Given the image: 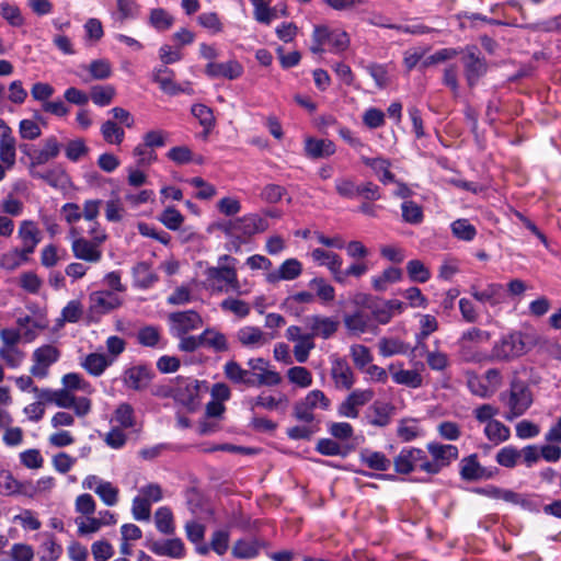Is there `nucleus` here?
I'll return each instance as SVG.
<instances>
[{
	"instance_id": "35",
	"label": "nucleus",
	"mask_w": 561,
	"mask_h": 561,
	"mask_svg": "<svg viewBox=\"0 0 561 561\" xmlns=\"http://www.w3.org/2000/svg\"><path fill=\"white\" fill-rule=\"evenodd\" d=\"M116 10L112 15L115 22L123 24L126 20H135L139 15L140 5L136 0H115Z\"/></svg>"
},
{
	"instance_id": "5",
	"label": "nucleus",
	"mask_w": 561,
	"mask_h": 561,
	"mask_svg": "<svg viewBox=\"0 0 561 561\" xmlns=\"http://www.w3.org/2000/svg\"><path fill=\"white\" fill-rule=\"evenodd\" d=\"M329 407L330 400L324 392L316 389L294 404V416L297 421L312 423L314 421L313 410L317 408L328 410Z\"/></svg>"
},
{
	"instance_id": "54",
	"label": "nucleus",
	"mask_w": 561,
	"mask_h": 561,
	"mask_svg": "<svg viewBox=\"0 0 561 561\" xmlns=\"http://www.w3.org/2000/svg\"><path fill=\"white\" fill-rule=\"evenodd\" d=\"M345 327L355 335L365 333L369 327V319L362 312L346 316L344 319Z\"/></svg>"
},
{
	"instance_id": "17",
	"label": "nucleus",
	"mask_w": 561,
	"mask_h": 561,
	"mask_svg": "<svg viewBox=\"0 0 561 561\" xmlns=\"http://www.w3.org/2000/svg\"><path fill=\"white\" fill-rule=\"evenodd\" d=\"M153 377L152 370L146 365H136L125 369L122 380L126 388L135 391L147 389Z\"/></svg>"
},
{
	"instance_id": "49",
	"label": "nucleus",
	"mask_w": 561,
	"mask_h": 561,
	"mask_svg": "<svg viewBox=\"0 0 561 561\" xmlns=\"http://www.w3.org/2000/svg\"><path fill=\"white\" fill-rule=\"evenodd\" d=\"M191 112L205 128V135H207L215 125V116L211 108L205 104H194Z\"/></svg>"
},
{
	"instance_id": "60",
	"label": "nucleus",
	"mask_w": 561,
	"mask_h": 561,
	"mask_svg": "<svg viewBox=\"0 0 561 561\" xmlns=\"http://www.w3.org/2000/svg\"><path fill=\"white\" fill-rule=\"evenodd\" d=\"M451 231L455 237L463 241H471L477 234L474 226L467 219H457L451 224Z\"/></svg>"
},
{
	"instance_id": "18",
	"label": "nucleus",
	"mask_w": 561,
	"mask_h": 561,
	"mask_svg": "<svg viewBox=\"0 0 561 561\" xmlns=\"http://www.w3.org/2000/svg\"><path fill=\"white\" fill-rule=\"evenodd\" d=\"M307 329L310 331L309 334L312 337L319 336L324 340L330 339L337 331L340 322L334 317L324 316H309L305 319Z\"/></svg>"
},
{
	"instance_id": "9",
	"label": "nucleus",
	"mask_w": 561,
	"mask_h": 561,
	"mask_svg": "<svg viewBox=\"0 0 561 561\" xmlns=\"http://www.w3.org/2000/svg\"><path fill=\"white\" fill-rule=\"evenodd\" d=\"M60 352L50 344L37 347L32 354L33 365L30 368L32 376L45 378L48 375V368L59 359Z\"/></svg>"
},
{
	"instance_id": "55",
	"label": "nucleus",
	"mask_w": 561,
	"mask_h": 561,
	"mask_svg": "<svg viewBox=\"0 0 561 561\" xmlns=\"http://www.w3.org/2000/svg\"><path fill=\"white\" fill-rule=\"evenodd\" d=\"M91 79L93 80H105L112 76V66L107 59H95L92 60L88 66Z\"/></svg>"
},
{
	"instance_id": "51",
	"label": "nucleus",
	"mask_w": 561,
	"mask_h": 561,
	"mask_svg": "<svg viewBox=\"0 0 561 561\" xmlns=\"http://www.w3.org/2000/svg\"><path fill=\"white\" fill-rule=\"evenodd\" d=\"M64 388L68 391L80 390L87 393L93 391L92 386L79 374L69 373L64 375L62 379Z\"/></svg>"
},
{
	"instance_id": "22",
	"label": "nucleus",
	"mask_w": 561,
	"mask_h": 561,
	"mask_svg": "<svg viewBox=\"0 0 561 561\" xmlns=\"http://www.w3.org/2000/svg\"><path fill=\"white\" fill-rule=\"evenodd\" d=\"M311 256L313 261H316L319 265L327 266L330 272L333 274V277L336 282L343 283L344 277L342 276V259L334 252L325 251L323 249H314L311 252Z\"/></svg>"
},
{
	"instance_id": "34",
	"label": "nucleus",
	"mask_w": 561,
	"mask_h": 561,
	"mask_svg": "<svg viewBox=\"0 0 561 561\" xmlns=\"http://www.w3.org/2000/svg\"><path fill=\"white\" fill-rule=\"evenodd\" d=\"M360 160L365 165L371 168L383 184L394 182V175L389 171V160L382 157L369 158L365 154L360 156Z\"/></svg>"
},
{
	"instance_id": "59",
	"label": "nucleus",
	"mask_w": 561,
	"mask_h": 561,
	"mask_svg": "<svg viewBox=\"0 0 561 561\" xmlns=\"http://www.w3.org/2000/svg\"><path fill=\"white\" fill-rule=\"evenodd\" d=\"M314 346L312 335L305 333L304 337L296 342L293 350L296 360L300 364L306 363L310 351L313 350Z\"/></svg>"
},
{
	"instance_id": "2",
	"label": "nucleus",
	"mask_w": 561,
	"mask_h": 561,
	"mask_svg": "<svg viewBox=\"0 0 561 561\" xmlns=\"http://www.w3.org/2000/svg\"><path fill=\"white\" fill-rule=\"evenodd\" d=\"M237 263L238 260L231 255H220L217 260V265L210 266L205 271L207 282L219 291L232 290L237 295L247 294V290H241L237 274Z\"/></svg>"
},
{
	"instance_id": "50",
	"label": "nucleus",
	"mask_w": 561,
	"mask_h": 561,
	"mask_svg": "<svg viewBox=\"0 0 561 561\" xmlns=\"http://www.w3.org/2000/svg\"><path fill=\"white\" fill-rule=\"evenodd\" d=\"M101 134L107 144L119 145L125 137V131L113 121H106L101 126Z\"/></svg>"
},
{
	"instance_id": "28",
	"label": "nucleus",
	"mask_w": 561,
	"mask_h": 561,
	"mask_svg": "<svg viewBox=\"0 0 561 561\" xmlns=\"http://www.w3.org/2000/svg\"><path fill=\"white\" fill-rule=\"evenodd\" d=\"M239 238L251 237L267 230L268 222L256 214H249L238 218Z\"/></svg>"
},
{
	"instance_id": "30",
	"label": "nucleus",
	"mask_w": 561,
	"mask_h": 561,
	"mask_svg": "<svg viewBox=\"0 0 561 561\" xmlns=\"http://www.w3.org/2000/svg\"><path fill=\"white\" fill-rule=\"evenodd\" d=\"M335 145L329 139L308 138L305 142V151L309 158H327L335 153Z\"/></svg>"
},
{
	"instance_id": "4",
	"label": "nucleus",
	"mask_w": 561,
	"mask_h": 561,
	"mask_svg": "<svg viewBox=\"0 0 561 561\" xmlns=\"http://www.w3.org/2000/svg\"><path fill=\"white\" fill-rule=\"evenodd\" d=\"M394 470L401 474H408L414 470L428 473L430 457L426 451L420 448H403L393 460Z\"/></svg>"
},
{
	"instance_id": "48",
	"label": "nucleus",
	"mask_w": 561,
	"mask_h": 561,
	"mask_svg": "<svg viewBox=\"0 0 561 561\" xmlns=\"http://www.w3.org/2000/svg\"><path fill=\"white\" fill-rule=\"evenodd\" d=\"M154 520L156 527L160 533L164 535H171L174 533L173 515L169 507H159L156 511Z\"/></svg>"
},
{
	"instance_id": "40",
	"label": "nucleus",
	"mask_w": 561,
	"mask_h": 561,
	"mask_svg": "<svg viewBox=\"0 0 561 561\" xmlns=\"http://www.w3.org/2000/svg\"><path fill=\"white\" fill-rule=\"evenodd\" d=\"M250 409L253 411L255 408H263L266 410H278L282 405H287L288 399L285 394H280L278 398L261 393L255 398L248 401Z\"/></svg>"
},
{
	"instance_id": "39",
	"label": "nucleus",
	"mask_w": 561,
	"mask_h": 561,
	"mask_svg": "<svg viewBox=\"0 0 561 561\" xmlns=\"http://www.w3.org/2000/svg\"><path fill=\"white\" fill-rule=\"evenodd\" d=\"M369 411L371 413L368 415L369 424L378 427H383L390 423L392 413L391 405L382 402H375L369 408Z\"/></svg>"
},
{
	"instance_id": "26",
	"label": "nucleus",
	"mask_w": 561,
	"mask_h": 561,
	"mask_svg": "<svg viewBox=\"0 0 561 561\" xmlns=\"http://www.w3.org/2000/svg\"><path fill=\"white\" fill-rule=\"evenodd\" d=\"M149 549L157 556L181 559L185 554V547L180 538L153 541Z\"/></svg>"
},
{
	"instance_id": "3",
	"label": "nucleus",
	"mask_w": 561,
	"mask_h": 561,
	"mask_svg": "<svg viewBox=\"0 0 561 561\" xmlns=\"http://www.w3.org/2000/svg\"><path fill=\"white\" fill-rule=\"evenodd\" d=\"M462 73L470 89H473L479 81L488 73L489 62L478 46L467 45L458 48Z\"/></svg>"
},
{
	"instance_id": "23",
	"label": "nucleus",
	"mask_w": 561,
	"mask_h": 561,
	"mask_svg": "<svg viewBox=\"0 0 561 561\" xmlns=\"http://www.w3.org/2000/svg\"><path fill=\"white\" fill-rule=\"evenodd\" d=\"M61 149V145L58 142L57 138L50 136L44 140V146L39 150H33V153H28V158L31 160V168L36 165H43L47 163L49 160L58 157Z\"/></svg>"
},
{
	"instance_id": "16",
	"label": "nucleus",
	"mask_w": 561,
	"mask_h": 561,
	"mask_svg": "<svg viewBox=\"0 0 561 561\" xmlns=\"http://www.w3.org/2000/svg\"><path fill=\"white\" fill-rule=\"evenodd\" d=\"M374 396L375 393L371 389H356L352 391L339 405V415L348 419H356L358 416V408L371 401Z\"/></svg>"
},
{
	"instance_id": "12",
	"label": "nucleus",
	"mask_w": 561,
	"mask_h": 561,
	"mask_svg": "<svg viewBox=\"0 0 561 561\" xmlns=\"http://www.w3.org/2000/svg\"><path fill=\"white\" fill-rule=\"evenodd\" d=\"M468 293L483 307H496L504 300V288L497 283H490L484 288L477 284H471Z\"/></svg>"
},
{
	"instance_id": "31",
	"label": "nucleus",
	"mask_w": 561,
	"mask_h": 561,
	"mask_svg": "<svg viewBox=\"0 0 561 561\" xmlns=\"http://www.w3.org/2000/svg\"><path fill=\"white\" fill-rule=\"evenodd\" d=\"M114 363V358L101 353H90L81 362V366L92 376H101L107 367Z\"/></svg>"
},
{
	"instance_id": "19",
	"label": "nucleus",
	"mask_w": 561,
	"mask_h": 561,
	"mask_svg": "<svg viewBox=\"0 0 561 561\" xmlns=\"http://www.w3.org/2000/svg\"><path fill=\"white\" fill-rule=\"evenodd\" d=\"M302 272V265L297 259L285 260L278 270L268 272L266 274V282L276 284L280 280L296 279Z\"/></svg>"
},
{
	"instance_id": "1",
	"label": "nucleus",
	"mask_w": 561,
	"mask_h": 561,
	"mask_svg": "<svg viewBox=\"0 0 561 561\" xmlns=\"http://www.w3.org/2000/svg\"><path fill=\"white\" fill-rule=\"evenodd\" d=\"M499 399L506 409L503 417L507 422H513L523 416L534 403L530 387L518 378L511 381L510 389L501 392Z\"/></svg>"
},
{
	"instance_id": "57",
	"label": "nucleus",
	"mask_w": 561,
	"mask_h": 561,
	"mask_svg": "<svg viewBox=\"0 0 561 561\" xmlns=\"http://www.w3.org/2000/svg\"><path fill=\"white\" fill-rule=\"evenodd\" d=\"M519 458V449L514 446H505L501 448L495 456L496 462L505 468H514Z\"/></svg>"
},
{
	"instance_id": "38",
	"label": "nucleus",
	"mask_w": 561,
	"mask_h": 561,
	"mask_svg": "<svg viewBox=\"0 0 561 561\" xmlns=\"http://www.w3.org/2000/svg\"><path fill=\"white\" fill-rule=\"evenodd\" d=\"M0 490L4 495L26 494L32 496L25 485L19 482L9 470L0 471Z\"/></svg>"
},
{
	"instance_id": "10",
	"label": "nucleus",
	"mask_w": 561,
	"mask_h": 561,
	"mask_svg": "<svg viewBox=\"0 0 561 561\" xmlns=\"http://www.w3.org/2000/svg\"><path fill=\"white\" fill-rule=\"evenodd\" d=\"M170 332L173 336H182L203 325L202 317L194 310L178 311L169 314Z\"/></svg>"
},
{
	"instance_id": "11",
	"label": "nucleus",
	"mask_w": 561,
	"mask_h": 561,
	"mask_svg": "<svg viewBox=\"0 0 561 561\" xmlns=\"http://www.w3.org/2000/svg\"><path fill=\"white\" fill-rule=\"evenodd\" d=\"M526 352V343L520 332L504 335L493 347V355L497 359H510L523 355Z\"/></svg>"
},
{
	"instance_id": "45",
	"label": "nucleus",
	"mask_w": 561,
	"mask_h": 561,
	"mask_svg": "<svg viewBox=\"0 0 561 561\" xmlns=\"http://www.w3.org/2000/svg\"><path fill=\"white\" fill-rule=\"evenodd\" d=\"M0 160L10 169L15 163V139L10 134H2L0 138Z\"/></svg>"
},
{
	"instance_id": "37",
	"label": "nucleus",
	"mask_w": 561,
	"mask_h": 561,
	"mask_svg": "<svg viewBox=\"0 0 561 561\" xmlns=\"http://www.w3.org/2000/svg\"><path fill=\"white\" fill-rule=\"evenodd\" d=\"M483 434L493 445H500L510 439L511 430L503 422L495 420L484 426Z\"/></svg>"
},
{
	"instance_id": "42",
	"label": "nucleus",
	"mask_w": 561,
	"mask_h": 561,
	"mask_svg": "<svg viewBox=\"0 0 561 561\" xmlns=\"http://www.w3.org/2000/svg\"><path fill=\"white\" fill-rule=\"evenodd\" d=\"M359 456L362 462L373 470L386 471L391 465L390 460L380 451L364 449Z\"/></svg>"
},
{
	"instance_id": "25",
	"label": "nucleus",
	"mask_w": 561,
	"mask_h": 561,
	"mask_svg": "<svg viewBox=\"0 0 561 561\" xmlns=\"http://www.w3.org/2000/svg\"><path fill=\"white\" fill-rule=\"evenodd\" d=\"M203 347L215 353H226L230 350L228 337L214 327L206 328L202 332Z\"/></svg>"
},
{
	"instance_id": "8",
	"label": "nucleus",
	"mask_w": 561,
	"mask_h": 561,
	"mask_svg": "<svg viewBox=\"0 0 561 561\" xmlns=\"http://www.w3.org/2000/svg\"><path fill=\"white\" fill-rule=\"evenodd\" d=\"M122 305L121 297L112 290H96L89 295V316L93 319L106 314Z\"/></svg>"
},
{
	"instance_id": "6",
	"label": "nucleus",
	"mask_w": 561,
	"mask_h": 561,
	"mask_svg": "<svg viewBox=\"0 0 561 561\" xmlns=\"http://www.w3.org/2000/svg\"><path fill=\"white\" fill-rule=\"evenodd\" d=\"M69 238L71 240V250L76 259L89 263H98L101 261L102 251L100 250V245L102 243L85 239L76 227L70 229Z\"/></svg>"
},
{
	"instance_id": "29",
	"label": "nucleus",
	"mask_w": 561,
	"mask_h": 561,
	"mask_svg": "<svg viewBox=\"0 0 561 561\" xmlns=\"http://www.w3.org/2000/svg\"><path fill=\"white\" fill-rule=\"evenodd\" d=\"M224 374L233 383L254 387V373L242 368L236 360H229L225 364Z\"/></svg>"
},
{
	"instance_id": "43",
	"label": "nucleus",
	"mask_w": 561,
	"mask_h": 561,
	"mask_svg": "<svg viewBox=\"0 0 561 561\" xmlns=\"http://www.w3.org/2000/svg\"><path fill=\"white\" fill-rule=\"evenodd\" d=\"M104 205L105 218L110 222H119L123 220L126 210L121 197L112 193L111 198L107 199Z\"/></svg>"
},
{
	"instance_id": "41",
	"label": "nucleus",
	"mask_w": 561,
	"mask_h": 561,
	"mask_svg": "<svg viewBox=\"0 0 561 561\" xmlns=\"http://www.w3.org/2000/svg\"><path fill=\"white\" fill-rule=\"evenodd\" d=\"M133 275L135 284L140 288H148L158 279L150 265L146 262L137 263L133 268Z\"/></svg>"
},
{
	"instance_id": "13",
	"label": "nucleus",
	"mask_w": 561,
	"mask_h": 561,
	"mask_svg": "<svg viewBox=\"0 0 561 561\" xmlns=\"http://www.w3.org/2000/svg\"><path fill=\"white\" fill-rule=\"evenodd\" d=\"M54 404L62 409H72L79 417L88 415L92 407L89 398L76 397L65 388L56 390Z\"/></svg>"
},
{
	"instance_id": "52",
	"label": "nucleus",
	"mask_w": 561,
	"mask_h": 561,
	"mask_svg": "<svg viewBox=\"0 0 561 561\" xmlns=\"http://www.w3.org/2000/svg\"><path fill=\"white\" fill-rule=\"evenodd\" d=\"M161 339L160 330L154 325H146L139 329L137 341L140 345L154 348Z\"/></svg>"
},
{
	"instance_id": "62",
	"label": "nucleus",
	"mask_w": 561,
	"mask_h": 561,
	"mask_svg": "<svg viewBox=\"0 0 561 561\" xmlns=\"http://www.w3.org/2000/svg\"><path fill=\"white\" fill-rule=\"evenodd\" d=\"M41 548V561H56L62 552L61 546L55 541L51 535H47L46 540L42 543Z\"/></svg>"
},
{
	"instance_id": "7",
	"label": "nucleus",
	"mask_w": 561,
	"mask_h": 561,
	"mask_svg": "<svg viewBox=\"0 0 561 561\" xmlns=\"http://www.w3.org/2000/svg\"><path fill=\"white\" fill-rule=\"evenodd\" d=\"M427 453L430 454L428 474H437L444 468L448 467L454 460L458 458V448L454 445H445L436 442L426 445Z\"/></svg>"
},
{
	"instance_id": "58",
	"label": "nucleus",
	"mask_w": 561,
	"mask_h": 561,
	"mask_svg": "<svg viewBox=\"0 0 561 561\" xmlns=\"http://www.w3.org/2000/svg\"><path fill=\"white\" fill-rule=\"evenodd\" d=\"M220 308L224 311L231 312L239 318H245L250 313V306L248 302L237 298H226L220 302Z\"/></svg>"
},
{
	"instance_id": "21",
	"label": "nucleus",
	"mask_w": 561,
	"mask_h": 561,
	"mask_svg": "<svg viewBox=\"0 0 561 561\" xmlns=\"http://www.w3.org/2000/svg\"><path fill=\"white\" fill-rule=\"evenodd\" d=\"M237 341L247 348H257L268 343L270 337L260 328L245 325L236 333Z\"/></svg>"
},
{
	"instance_id": "20",
	"label": "nucleus",
	"mask_w": 561,
	"mask_h": 561,
	"mask_svg": "<svg viewBox=\"0 0 561 561\" xmlns=\"http://www.w3.org/2000/svg\"><path fill=\"white\" fill-rule=\"evenodd\" d=\"M205 72L210 78H225L234 80L243 72V67L237 60H229L227 62H209L205 68Z\"/></svg>"
},
{
	"instance_id": "46",
	"label": "nucleus",
	"mask_w": 561,
	"mask_h": 561,
	"mask_svg": "<svg viewBox=\"0 0 561 561\" xmlns=\"http://www.w3.org/2000/svg\"><path fill=\"white\" fill-rule=\"evenodd\" d=\"M260 545L255 540L240 539L232 547V556L237 559H252L259 554Z\"/></svg>"
},
{
	"instance_id": "61",
	"label": "nucleus",
	"mask_w": 561,
	"mask_h": 561,
	"mask_svg": "<svg viewBox=\"0 0 561 561\" xmlns=\"http://www.w3.org/2000/svg\"><path fill=\"white\" fill-rule=\"evenodd\" d=\"M407 271L412 282L426 283L431 278L430 271L419 260H411L407 263Z\"/></svg>"
},
{
	"instance_id": "64",
	"label": "nucleus",
	"mask_w": 561,
	"mask_h": 561,
	"mask_svg": "<svg viewBox=\"0 0 561 561\" xmlns=\"http://www.w3.org/2000/svg\"><path fill=\"white\" fill-rule=\"evenodd\" d=\"M515 433L519 439H531L540 434V426L533 421L524 419L516 423Z\"/></svg>"
},
{
	"instance_id": "63",
	"label": "nucleus",
	"mask_w": 561,
	"mask_h": 561,
	"mask_svg": "<svg viewBox=\"0 0 561 561\" xmlns=\"http://www.w3.org/2000/svg\"><path fill=\"white\" fill-rule=\"evenodd\" d=\"M159 220L168 229L178 230L182 226L184 217L174 207H168L159 215Z\"/></svg>"
},
{
	"instance_id": "56",
	"label": "nucleus",
	"mask_w": 561,
	"mask_h": 561,
	"mask_svg": "<svg viewBox=\"0 0 561 561\" xmlns=\"http://www.w3.org/2000/svg\"><path fill=\"white\" fill-rule=\"evenodd\" d=\"M309 287L316 290L317 296L323 302H330L335 297V290L325 279L316 277L309 282Z\"/></svg>"
},
{
	"instance_id": "44",
	"label": "nucleus",
	"mask_w": 561,
	"mask_h": 561,
	"mask_svg": "<svg viewBox=\"0 0 561 561\" xmlns=\"http://www.w3.org/2000/svg\"><path fill=\"white\" fill-rule=\"evenodd\" d=\"M148 23L158 32H164L171 28L174 19L167 10L154 8L149 12Z\"/></svg>"
},
{
	"instance_id": "24",
	"label": "nucleus",
	"mask_w": 561,
	"mask_h": 561,
	"mask_svg": "<svg viewBox=\"0 0 561 561\" xmlns=\"http://www.w3.org/2000/svg\"><path fill=\"white\" fill-rule=\"evenodd\" d=\"M460 476L467 481H477L492 477L491 471L482 467L477 455H470L460 461Z\"/></svg>"
},
{
	"instance_id": "14",
	"label": "nucleus",
	"mask_w": 561,
	"mask_h": 561,
	"mask_svg": "<svg viewBox=\"0 0 561 561\" xmlns=\"http://www.w3.org/2000/svg\"><path fill=\"white\" fill-rule=\"evenodd\" d=\"M18 238L22 243V248L19 249L20 253L23 256H30L42 241V232L35 221L22 220L19 225Z\"/></svg>"
},
{
	"instance_id": "33",
	"label": "nucleus",
	"mask_w": 561,
	"mask_h": 561,
	"mask_svg": "<svg viewBox=\"0 0 561 561\" xmlns=\"http://www.w3.org/2000/svg\"><path fill=\"white\" fill-rule=\"evenodd\" d=\"M37 336V332L33 329L20 331L16 329H2L0 331V340L2 342L1 347L16 346L20 341L25 343L33 342Z\"/></svg>"
},
{
	"instance_id": "47",
	"label": "nucleus",
	"mask_w": 561,
	"mask_h": 561,
	"mask_svg": "<svg viewBox=\"0 0 561 561\" xmlns=\"http://www.w3.org/2000/svg\"><path fill=\"white\" fill-rule=\"evenodd\" d=\"M115 93L113 85H94L91 88L89 99L98 106H106L112 103Z\"/></svg>"
},
{
	"instance_id": "15",
	"label": "nucleus",
	"mask_w": 561,
	"mask_h": 561,
	"mask_svg": "<svg viewBox=\"0 0 561 561\" xmlns=\"http://www.w3.org/2000/svg\"><path fill=\"white\" fill-rule=\"evenodd\" d=\"M312 38L314 42H324L330 46L333 53L344 51L350 44V38L346 32L341 30H330L327 26H317L313 31Z\"/></svg>"
},
{
	"instance_id": "53",
	"label": "nucleus",
	"mask_w": 561,
	"mask_h": 561,
	"mask_svg": "<svg viewBox=\"0 0 561 561\" xmlns=\"http://www.w3.org/2000/svg\"><path fill=\"white\" fill-rule=\"evenodd\" d=\"M288 380L300 387L308 388L312 385V375L311 373L302 366H294L287 370Z\"/></svg>"
},
{
	"instance_id": "36",
	"label": "nucleus",
	"mask_w": 561,
	"mask_h": 561,
	"mask_svg": "<svg viewBox=\"0 0 561 561\" xmlns=\"http://www.w3.org/2000/svg\"><path fill=\"white\" fill-rule=\"evenodd\" d=\"M331 374L339 388L350 389L354 385L353 371L344 360H335Z\"/></svg>"
},
{
	"instance_id": "27",
	"label": "nucleus",
	"mask_w": 561,
	"mask_h": 561,
	"mask_svg": "<svg viewBox=\"0 0 561 561\" xmlns=\"http://www.w3.org/2000/svg\"><path fill=\"white\" fill-rule=\"evenodd\" d=\"M174 72L165 66L159 67L152 72V80L159 84L160 89L170 95H176L186 92L174 81Z\"/></svg>"
},
{
	"instance_id": "32",
	"label": "nucleus",
	"mask_w": 561,
	"mask_h": 561,
	"mask_svg": "<svg viewBox=\"0 0 561 561\" xmlns=\"http://www.w3.org/2000/svg\"><path fill=\"white\" fill-rule=\"evenodd\" d=\"M391 377L397 385L409 388H420L423 385V377L416 369L397 368L394 365L389 367Z\"/></svg>"
}]
</instances>
